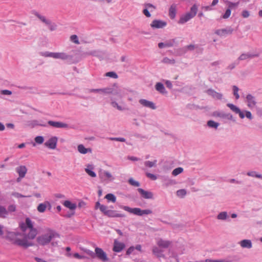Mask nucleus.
<instances>
[{
  "label": "nucleus",
  "instance_id": "1",
  "mask_svg": "<svg viewBox=\"0 0 262 262\" xmlns=\"http://www.w3.org/2000/svg\"><path fill=\"white\" fill-rule=\"evenodd\" d=\"M20 228L23 233L18 232H9L6 238L12 244L27 248L33 246L34 244L31 241L34 239L37 234V230L33 227L32 221L27 217L25 220V224L20 225Z\"/></svg>",
  "mask_w": 262,
  "mask_h": 262
},
{
  "label": "nucleus",
  "instance_id": "2",
  "mask_svg": "<svg viewBox=\"0 0 262 262\" xmlns=\"http://www.w3.org/2000/svg\"><path fill=\"white\" fill-rule=\"evenodd\" d=\"M59 234L55 230L50 228H48L46 230V232L39 236L36 238V241L38 245L40 246H46L51 243V245L53 247L58 245V241H56V238H59Z\"/></svg>",
  "mask_w": 262,
  "mask_h": 262
},
{
  "label": "nucleus",
  "instance_id": "3",
  "mask_svg": "<svg viewBox=\"0 0 262 262\" xmlns=\"http://www.w3.org/2000/svg\"><path fill=\"white\" fill-rule=\"evenodd\" d=\"M39 55L44 57H51L54 59H59L65 60L69 63L75 62L73 55L68 54L64 52H51L49 51L41 52Z\"/></svg>",
  "mask_w": 262,
  "mask_h": 262
},
{
  "label": "nucleus",
  "instance_id": "4",
  "mask_svg": "<svg viewBox=\"0 0 262 262\" xmlns=\"http://www.w3.org/2000/svg\"><path fill=\"white\" fill-rule=\"evenodd\" d=\"M30 13L47 26L51 31H54L57 29V25L55 23L52 22L50 19H48L46 16L40 14L36 10H32L30 11Z\"/></svg>",
  "mask_w": 262,
  "mask_h": 262
},
{
  "label": "nucleus",
  "instance_id": "5",
  "mask_svg": "<svg viewBox=\"0 0 262 262\" xmlns=\"http://www.w3.org/2000/svg\"><path fill=\"white\" fill-rule=\"evenodd\" d=\"M227 106L234 113L238 114L241 119H244L245 117L250 120L253 119L251 113L248 111H241L239 107L232 103H228Z\"/></svg>",
  "mask_w": 262,
  "mask_h": 262
},
{
  "label": "nucleus",
  "instance_id": "6",
  "mask_svg": "<svg viewBox=\"0 0 262 262\" xmlns=\"http://www.w3.org/2000/svg\"><path fill=\"white\" fill-rule=\"evenodd\" d=\"M198 11V7L196 5H193L191 9L189 12L187 13L185 15L182 16L179 21V24H183L190 19L194 17Z\"/></svg>",
  "mask_w": 262,
  "mask_h": 262
},
{
  "label": "nucleus",
  "instance_id": "7",
  "mask_svg": "<svg viewBox=\"0 0 262 262\" xmlns=\"http://www.w3.org/2000/svg\"><path fill=\"white\" fill-rule=\"evenodd\" d=\"M122 208L124 210L139 216H142L144 214L148 215L152 213L150 209L141 210L139 208H132L128 206H122Z\"/></svg>",
  "mask_w": 262,
  "mask_h": 262
},
{
  "label": "nucleus",
  "instance_id": "8",
  "mask_svg": "<svg viewBox=\"0 0 262 262\" xmlns=\"http://www.w3.org/2000/svg\"><path fill=\"white\" fill-rule=\"evenodd\" d=\"M97 258L102 262H107L109 260L106 253L102 249L96 247L95 249L94 258Z\"/></svg>",
  "mask_w": 262,
  "mask_h": 262
},
{
  "label": "nucleus",
  "instance_id": "9",
  "mask_svg": "<svg viewBox=\"0 0 262 262\" xmlns=\"http://www.w3.org/2000/svg\"><path fill=\"white\" fill-rule=\"evenodd\" d=\"M58 138L52 136L44 144L45 146L50 149H55L57 147Z\"/></svg>",
  "mask_w": 262,
  "mask_h": 262
},
{
  "label": "nucleus",
  "instance_id": "10",
  "mask_svg": "<svg viewBox=\"0 0 262 262\" xmlns=\"http://www.w3.org/2000/svg\"><path fill=\"white\" fill-rule=\"evenodd\" d=\"M48 124L53 127L56 128H69V125L64 122L59 121H54L49 120L48 122Z\"/></svg>",
  "mask_w": 262,
  "mask_h": 262
},
{
  "label": "nucleus",
  "instance_id": "11",
  "mask_svg": "<svg viewBox=\"0 0 262 262\" xmlns=\"http://www.w3.org/2000/svg\"><path fill=\"white\" fill-rule=\"evenodd\" d=\"M213 115L215 117H217L224 119H227L229 120H234L233 116L230 113H225L223 111H217L214 112Z\"/></svg>",
  "mask_w": 262,
  "mask_h": 262
},
{
  "label": "nucleus",
  "instance_id": "12",
  "mask_svg": "<svg viewBox=\"0 0 262 262\" xmlns=\"http://www.w3.org/2000/svg\"><path fill=\"white\" fill-rule=\"evenodd\" d=\"M233 31V29L229 27L224 29H217L215 31V33L219 36H224L226 35L232 34Z\"/></svg>",
  "mask_w": 262,
  "mask_h": 262
},
{
  "label": "nucleus",
  "instance_id": "13",
  "mask_svg": "<svg viewBox=\"0 0 262 262\" xmlns=\"http://www.w3.org/2000/svg\"><path fill=\"white\" fill-rule=\"evenodd\" d=\"M259 56V53H243L238 57L237 59L239 61L240 60H245L257 57Z\"/></svg>",
  "mask_w": 262,
  "mask_h": 262
},
{
  "label": "nucleus",
  "instance_id": "14",
  "mask_svg": "<svg viewBox=\"0 0 262 262\" xmlns=\"http://www.w3.org/2000/svg\"><path fill=\"white\" fill-rule=\"evenodd\" d=\"M139 103L143 106L152 109L156 110L157 107L155 104L150 101L144 99H141L139 101Z\"/></svg>",
  "mask_w": 262,
  "mask_h": 262
},
{
  "label": "nucleus",
  "instance_id": "15",
  "mask_svg": "<svg viewBox=\"0 0 262 262\" xmlns=\"http://www.w3.org/2000/svg\"><path fill=\"white\" fill-rule=\"evenodd\" d=\"M99 178L103 181L105 180H108L110 181H113L114 178L113 177L112 174L107 171H100L99 173Z\"/></svg>",
  "mask_w": 262,
  "mask_h": 262
},
{
  "label": "nucleus",
  "instance_id": "16",
  "mask_svg": "<svg viewBox=\"0 0 262 262\" xmlns=\"http://www.w3.org/2000/svg\"><path fill=\"white\" fill-rule=\"evenodd\" d=\"M206 93L214 99L221 100L223 98L222 94L218 93L212 89H208L206 90Z\"/></svg>",
  "mask_w": 262,
  "mask_h": 262
},
{
  "label": "nucleus",
  "instance_id": "17",
  "mask_svg": "<svg viewBox=\"0 0 262 262\" xmlns=\"http://www.w3.org/2000/svg\"><path fill=\"white\" fill-rule=\"evenodd\" d=\"M166 26V23L165 21L158 19L153 20L150 24L151 28L156 29L163 28Z\"/></svg>",
  "mask_w": 262,
  "mask_h": 262
},
{
  "label": "nucleus",
  "instance_id": "18",
  "mask_svg": "<svg viewBox=\"0 0 262 262\" xmlns=\"http://www.w3.org/2000/svg\"><path fill=\"white\" fill-rule=\"evenodd\" d=\"M16 172L18 173L20 178H24L27 172V168L25 165H20L15 168Z\"/></svg>",
  "mask_w": 262,
  "mask_h": 262
},
{
  "label": "nucleus",
  "instance_id": "19",
  "mask_svg": "<svg viewBox=\"0 0 262 262\" xmlns=\"http://www.w3.org/2000/svg\"><path fill=\"white\" fill-rule=\"evenodd\" d=\"M171 244V242L170 241L164 240L162 238H158L157 241V245L161 248H167Z\"/></svg>",
  "mask_w": 262,
  "mask_h": 262
},
{
  "label": "nucleus",
  "instance_id": "20",
  "mask_svg": "<svg viewBox=\"0 0 262 262\" xmlns=\"http://www.w3.org/2000/svg\"><path fill=\"white\" fill-rule=\"evenodd\" d=\"M176 43V39H172L165 42H160L158 43V47L162 49L166 47H173Z\"/></svg>",
  "mask_w": 262,
  "mask_h": 262
},
{
  "label": "nucleus",
  "instance_id": "21",
  "mask_svg": "<svg viewBox=\"0 0 262 262\" xmlns=\"http://www.w3.org/2000/svg\"><path fill=\"white\" fill-rule=\"evenodd\" d=\"M247 105L249 107L252 108L255 106L256 102L255 97L251 94H248L246 96Z\"/></svg>",
  "mask_w": 262,
  "mask_h": 262
},
{
  "label": "nucleus",
  "instance_id": "22",
  "mask_svg": "<svg viewBox=\"0 0 262 262\" xmlns=\"http://www.w3.org/2000/svg\"><path fill=\"white\" fill-rule=\"evenodd\" d=\"M125 247L124 244L115 240L114 243L113 251L116 252H121Z\"/></svg>",
  "mask_w": 262,
  "mask_h": 262
},
{
  "label": "nucleus",
  "instance_id": "23",
  "mask_svg": "<svg viewBox=\"0 0 262 262\" xmlns=\"http://www.w3.org/2000/svg\"><path fill=\"white\" fill-rule=\"evenodd\" d=\"M152 251L153 254L157 257H164V255L163 254V250L159 246H154L152 247Z\"/></svg>",
  "mask_w": 262,
  "mask_h": 262
},
{
  "label": "nucleus",
  "instance_id": "24",
  "mask_svg": "<svg viewBox=\"0 0 262 262\" xmlns=\"http://www.w3.org/2000/svg\"><path fill=\"white\" fill-rule=\"evenodd\" d=\"M138 191L144 199H150L153 197L152 193L150 191H145L142 188H138Z\"/></svg>",
  "mask_w": 262,
  "mask_h": 262
},
{
  "label": "nucleus",
  "instance_id": "25",
  "mask_svg": "<svg viewBox=\"0 0 262 262\" xmlns=\"http://www.w3.org/2000/svg\"><path fill=\"white\" fill-rule=\"evenodd\" d=\"M239 244L243 248L250 249L252 247V243L250 239H243L239 242Z\"/></svg>",
  "mask_w": 262,
  "mask_h": 262
},
{
  "label": "nucleus",
  "instance_id": "26",
  "mask_svg": "<svg viewBox=\"0 0 262 262\" xmlns=\"http://www.w3.org/2000/svg\"><path fill=\"white\" fill-rule=\"evenodd\" d=\"M155 89L158 92L162 94H167V92L166 90L163 83L161 82H157L155 85Z\"/></svg>",
  "mask_w": 262,
  "mask_h": 262
},
{
  "label": "nucleus",
  "instance_id": "27",
  "mask_svg": "<svg viewBox=\"0 0 262 262\" xmlns=\"http://www.w3.org/2000/svg\"><path fill=\"white\" fill-rule=\"evenodd\" d=\"M48 206H49V207L51 208L50 203L48 201H46L43 203L39 204L37 206V209L38 212L43 213L46 210V208H47Z\"/></svg>",
  "mask_w": 262,
  "mask_h": 262
},
{
  "label": "nucleus",
  "instance_id": "28",
  "mask_svg": "<svg viewBox=\"0 0 262 262\" xmlns=\"http://www.w3.org/2000/svg\"><path fill=\"white\" fill-rule=\"evenodd\" d=\"M106 216L110 217H125V215L123 214L118 213L116 211L108 210V212H106Z\"/></svg>",
  "mask_w": 262,
  "mask_h": 262
},
{
  "label": "nucleus",
  "instance_id": "29",
  "mask_svg": "<svg viewBox=\"0 0 262 262\" xmlns=\"http://www.w3.org/2000/svg\"><path fill=\"white\" fill-rule=\"evenodd\" d=\"M78 151L82 154H85L88 152H92V149L90 148H85L83 144H79L77 146Z\"/></svg>",
  "mask_w": 262,
  "mask_h": 262
},
{
  "label": "nucleus",
  "instance_id": "30",
  "mask_svg": "<svg viewBox=\"0 0 262 262\" xmlns=\"http://www.w3.org/2000/svg\"><path fill=\"white\" fill-rule=\"evenodd\" d=\"M177 5L173 4L171 5L169 10V15L171 19H173L176 14Z\"/></svg>",
  "mask_w": 262,
  "mask_h": 262
},
{
  "label": "nucleus",
  "instance_id": "31",
  "mask_svg": "<svg viewBox=\"0 0 262 262\" xmlns=\"http://www.w3.org/2000/svg\"><path fill=\"white\" fill-rule=\"evenodd\" d=\"M93 169V167L91 165H88L87 167L85 168V171L89 175L90 177L92 178H95L96 177V173L92 170L91 169Z\"/></svg>",
  "mask_w": 262,
  "mask_h": 262
},
{
  "label": "nucleus",
  "instance_id": "32",
  "mask_svg": "<svg viewBox=\"0 0 262 262\" xmlns=\"http://www.w3.org/2000/svg\"><path fill=\"white\" fill-rule=\"evenodd\" d=\"M8 215V211L5 207L0 205V217L5 219Z\"/></svg>",
  "mask_w": 262,
  "mask_h": 262
},
{
  "label": "nucleus",
  "instance_id": "33",
  "mask_svg": "<svg viewBox=\"0 0 262 262\" xmlns=\"http://www.w3.org/2000/svg\"><path fill=\"white\" fill-rule=\"evenodd\" d=\"M228 213L226 211L221 212L217 215V219L221 221H225L228 219Z\"/></svg>",
  "mask_w": 262,
  "mask_h": 262
},
{
  "label": "nucleus",
  "instance_id": "34",
  "mask_svg": "<svg viewBox=\"0 0 262 262\" xmlns=\"http://www.w3.org/2000/svg\"><path fill=\"white\" fill-rule=\"evenodd\" d=\"M63 205L70 210H74L76 208V205L75 203H71L70 201H65Z\"/></svg>",
  "mask_w": 262,
  "mask_h": 262
},
{
  "label": "nucleus",
  "instance_id": "35",
  "mask_svg": "<svg viewBox=\"0 0 262 262\" xmlns=\"http://www.w3.org/2000/svg\"><path fill=\"white\" fill-rule=\"evenodd\" d=\"M144 165L148 168L156 167L157 165V160H154L153 161H146L144 163Z\"/></svg>",
  "mask_w": 262,
  "mask_h": 262
},
{
  "label": "nucleus",
  "instance_id": "36",
  "mask_svg": "<svg viewBox=\"0 0 262 262\" xmlns=\"http://www.w3.org/2000/svg\"><path fill=\"white\" fill-rule=\"evenodd\" d=\"M111 104L113 107L116 108L119 111H122L126 110L125 107L119 105L118 103L113 100V99H111Z\"/></svg>",
  "mask_w": 262,
  "mask_h": 262
},
{
  "label": "nucleus",
  "instance_id": "37",
  "mask_svg": "<svg viewBox=\"0 0 262 262\" xmlns=\"http://www.w3.org/2000/svg\"><path fill=\"white\" fill-rule=\"evenodd\" d=\"M29 125L31 126V127H34L36 126H41L43 127H46L47 125L45 123H41L39 121L36 120H34L30 122Z\"/></svg>",
  "mask_w": 262,
  "mask_h": 262
},
{
  "label": "nucleus",
  "instance_id": "38",
  "mask_svg": "<svg viewBox=\"0 0 262 262\" xmlns=\"http://www.w3.org/2000/svg\"><path fill=\"white\" fill-rule=\"evenodd\" d=\"M83 57H85L88 56L92 55L94 56H97L98 55V52L96 50H91L84 52L82 53Z\"/></svg>",
  "mask_w": 262,
  "mask_h": 262
},
{
  "label": "nucleus",
  "instance_id": "39",
  "mask_svg": "<svg viewBox=\"0 0 262 262\" xmlns=\"http://www.w3.org/2000/svg\"><path fill=\"white\" fill-rule=\"evenodd\" d=\"M247 176L262 179V175L258 174L255 171H250L247 173Z\"/></svg>",
  "mask_w": 262,
  "mask_h": 262
},
{
  "label": "nucleus",
  "instance_id": "40",
  "mask_svg": "<svg viewBox=\"0 0 262 262\" xmlns=\"http://www.w3.org/2000/svg\"><path fill=\"white\" fill-rule=\"evenodd\" d=\"M220 124L217 122H216L213 120H209L207 122V125L209 127L213 128L215 129H217L219 127Z\"/></svg>",
  "mask_w": 262,
  "mask_h": 262
},
{
  "label": "nucleus",
  "instance_id": "41",
  "mask_svg": "<svg viewBox=\"0 0 262 262\" xmlns=\"http://www.w3.org/2000/svg\"><path fill=\"white\" fill-rule=\"evenodd\" d=\"M176 194L178 197L183 198L187 194V191L185 189H179L177 191Z\"/></svg>",
  "mask_w": 262,
  "mask_h": 262
},
{
  "label": "nucleus",
  "instance_id": "42",
  "mask_svg": "<svg viewBox=\"0 0 262 262\" xmlns=\"http://www.w3.org/2000/svg\"><path fill=\"white\" fill-rule=\"evenodd\" d=\"M105 198L108 201H111L113 203H115L116 201V197L115 195L112 193H108L107 194Z\"/></svg>",
  "mask_w": 262,
  "mask_h": 262
},
{
  "label": "nucleus",
  "instance_id": "43",
  "mask_svg": "<svg viewBox=\"0 0 262 262\" xmlns=\"http://www.w3.org/2000/svg\"><path fill=\"white\" fill-rule=\"evenodd\" d=\"M100 92L106 94H110L113 93V89L111 88H106L103 89H99Z\"/></svg>",
  "mask_w": 262,
  "mask_h": 262
},
{
  "label": "nucleus",
  "instance_id": "44",
  "mask_svg": "<svg viewBox=\"0 0 262 262\" xmlns=\"http://www.w3.org/2000/svg\"><path fill=\"white\" fill-rule=\"evenodd\" d=\"M162 62L164 63L173 64L175 63V60L173 58L170 59L166 57L162 59Z\"/></svg>",
  "mask_w": 262,
  "mask_h": 262
},
{
  "label": "nucleus",
  "instance_id": "45",
  "mask_svg": "<svg viewBox=\"0 0 262 262\" xmlns=\"http://www.w3.org/2000/svg\"><path fill=\"white\" fill-rule=\"evenodd\" d=\"M198 47V45H189L188 46H185L184 49L185 50V52L190 51H192L196 49Z\"/></svg>",
  "mask_w": 262,
  "mask_h": 262
},
{
  "label": "nucleus",
  "instance_id": "46",
  "mask_svg": "<svg viewBox=\"0 0 262 262\" xmlns=\"http://www.w3.org/2000/svg\"><path fill=\"white\" fill-rule=\"evenodd\" d=\"M183 171V168L182 167H178L175 168L172 171V174L174 176H177L181 173Z\"/></svg>",
  "mask_w": 262,
  "mask_h": 262
},
{
  "label": "nucleus",
  "instance_id": "47",
  "mask_svg": "<svg viewBox=\"0 0 262 262\" xmlns=\"http://www.w3.org/2000/svg\"><path fill=\"white\" fill-rule=\"evenodd\" d=\"M239 63V61L238 60V59H237L235 61H234V62H233L232 63H230L228 67H227V69L228 70H231L235 68V67L238 65Z\"/></svg>",
  "mask_w": 262,
  "mask_h": 262
},
{
  "label": "nucleus",
  "instance_id": "48",
  "mask_svg": "<svg viewBox=\"0 0 262 262\" xmlns=\"http://www.w3.org/2000/svg\"><path fill=\"white\" fill-rule=\"evenodd\" d=\"M233 91V95L235 97L236 99H238L239 98V95L238 93V92L239 91V89L238 87L236 85H233L232 87Z\"/></svg>",
  "mask_w": 262,
  "mask_h": 262
},
{
  "label": "nucleus",
  "instance_id": "49",
  "mask_svg": "<svg viewBox=\"0 0 262 262\" xmlns=\"http://www.w3.org/2000/svg\"><path fill=\"white\" fill-rule=\"evenodd\" d=\"M34 141L36 143L41 144L43 143L44 141V138L43 136H38L35 138Z\"/></svg>",
  "mask_w": 262,
  "mask_h": 262
},
{
  "label": "nucleus",
  "instance_id": "50",
  "mask_svg": "<svg viewBox=\"0 0 262 262\" xmlns=\"http://www.w3.org/2000/svg\"><path fill=\"white\" fill-rule=\"evenodd\" d=\"M128 183H129L130 185L135 187H139L140 186V183L138 181L134 180L132 178L129 179Z\"/></svg>",
  "mask_w": 262,
  "mask_h": 262
},
{
  "label": "nucleus",
  "instance_id": "51",
  "mask_svg": "<svg viewBox=\"0 0 262 262\" xmlns=\"http://www.w3.org/2000/svg\"><path fill=\"white\" fill-rule=\"evenodd\" d=\"M105 76H107V77H112V78H115V79H116V78H118L117 74L115 72H107L105 74Z\"/></svg>",
  "mask_w": 262,
  "mask_h": 262
},
{
  "label": "nucleus",
  "instance_id": "52",
  "mask_svg": "<svg viewBox=\"0 0 262 262\" xmlns=\"http://www.w3.org/2000/svg\"><path fill=\"white\" fill-rule=\"evenodd\" d=\"M108 139L112 141H119V142H124L126 141V139L125 138H121V137H117V138L111 137V138H109Z\"/></svg>",
  "mask_w": 262,
  "mask_h": 262
},
{
  "label": "nucleus",
  "instance_id": "53",
  "mask_svg": "<svg viewBox=\"0 0 262 262\" xmlns=\"http://www.w3.org/2000/svg\"><path fill=\"white\" fill-rule=\"evenodd\" d=\"M71 40L76 44H79L78 38L76 35H72L70 37Z\"/></svg>",
  "mask_w": 262,
  "mask_h": 262
},
{
  "label": "nucleus",
  "instance_id": "54",
  "mask_svg": "<svg viewBox=\"0 0 262 262\" xmlns=\"http://www.w3.org/2000/svg\"><path fill=\"white\" fill-rule=\"evenodd\" d=\"M119 91V97L122 98L127 94V90L125 89H120Z\"/></svg>",
  "mask_w": 262,
  "mask_h": 262
},
{
  "label": "nucleus",
  "instance_id": "55",
  "mask_svg": "<svg viewBox=\"0 0 262 262\" xmlns=\"http://www.w3.org/2000/svg\"><path fill=\"white\" fill-rule=\"evenodd\" d=\"M238 4H239V2H236V3H232V2H228V8L230 9H233L234 7H237Z\"/></svg>",
  "mask_w": 262,
  "mask_h": 262
},
{
  "label": "nucleus",
  "instance_id": "56",
  "mask_svg": "<svg viewBox=\"0 0 262 262\" xmlns=\"http://www.w3.org/2000/svg\"><path fill=\"white\" fill-rule=\"evenodd\" d=\"M7 211H8V213L9 212H13L16 210V206L15 205H10L8 206V209H7Z\"/></svg>",
  "mask_w": 262,
  "mask_h": 262
},
{
  "label": "nucleus",
  "instance_id": "57",
  "mask_svg": "<svg viewBox=\"0 0 262 262\" xmlns=\"http://www.w3.org/2000/svg\"><path fill=\"white\" fill-rule=\"evenodd\" d=\"M83 251L85 253H86L87 254H88L89 256H90L92 258H94L95 252H94L93 251H92L89 249H84Z\"/></svg>",
  "mask_w": 262,
  "mask_h": 262
},
{
  "label": "nucleus",
  "instance_id": "58",
  "mask_svg": "<svg viewBox=\"0 0 262 262\" xmlns=\"http://www.w3.org/2000/svg\"><path fill=\"white\" fill-rule=\"evenodd\" d=\"M231 14V9L229 8L226 10L225 14L223 15V18L224 19L228 18Z\"/></svg>",
  "mask_w": 262,
  "mask_h": 262
},
{
  "label": "nucleus",
  "instance_id": "59",
  "mask_svg": "<svg viewBox=\"0 0 262 262\" xmlns=\"http://www.w3.org/2000/svg\"><path fill=\"white\" fill-rule=\"evenodd\" d=\"M146 176L152 180H156L157 179V177L155 174L149 172H146Z\"/></svg>",
  "mask_w": 262,
  "mask_h": 262
},
{
  "label": "nucleus",
  "instance_id": "60",
  "mask_svg": "<svg viewBox=\"0 0 262 262\" xmlns=\"http://www.w3.org/2000/svg\"><path fill=\"white\" fill-rule=\"evenodd\" d=\"M108 207L106 206L103 205L101 206L100 210L104 213L105 215H106V212L108 211Z\"/></svg>",
  "mask_w": 262,
  "mask_h": 262
},
{
  "label": "nucleus",
  "instance_id": "61",
  "mask_svg": "<svg viewBox=\"0 0 262 262\" xmlns=\"http://www.w3.org/2000/svg\"><path fill=\"white\" fill-rule=\"evenodd\" d=\"M175 184H176V182L174 180L168 179L167 180H166V182H165V184L166 186H168L169 185H172Z\"/></svg>",
  "mask_w": 262,
  "mask_h": 262
},
{
  "label": "nucleus",
  "instance_id": "62",
  "mask_svg": "<svg viewBox=\"0 0 262 262\" xmlns=\"http://www.w3.org/2000/svg\"><path fill=\"white\" fill-rule=\"evenodd\" d=\"M73 257L79 259H84L86 258L85 256L81 255L79 254L78 253H75L73 254Z\"/></svg>",
  "mask_w": 262,
  "mask_h": 262
},
{
  "label": "nucleus",
  "instance_id": "63",
  "mask_svg": "<svg viewBox=\"0 0 262 262\" xmlns=\"http://www.w3.org/2000/svg\"><path fill=\"white\" fill-rule=\"evenodd\" d=\"M1 93L2 94L5 95H10L12 94V92L8 90H2Z\"/></svg>",
  "mask_w": 262,
  "mask_h": 262
},
{
  "label": "nucleus",
  "instance_id": "64",
  "mask_svg": "<svg viewBox=\"0 0 262 262\" xmlns=\"http://www.w3.org/2000/svg\"><path fill=\"white\" fill-rule=\"evenodd\" d=\"M143 13L147 17H149L151 16L150 13L148 10V9L146 8L143 10Z\"/></svg>",
  "mask_w": 262,
  "mask_h": 262
}]
</instances>
